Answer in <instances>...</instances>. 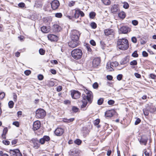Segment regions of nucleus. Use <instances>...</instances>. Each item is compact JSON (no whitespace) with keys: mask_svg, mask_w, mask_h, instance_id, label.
I'll use <instances>...</instances> for the list:
<instances>
[{"mask_svg":"<svg viewBox=\"0 0 156 156\" xmlns=\"http://www.w3.org/2000/svg\"><path fill=\"white\" fill-rule=\"evenodd\" d=\"M79 32L76 30H72L70 33L71 41L69 42V46L74 48L78 45V40L79 38Z\"/></svg>","mask_w":156,"mask_h":156,"instance_id":"1","label":"nucleus"},{"mask_svg":"<svg viewBox=\"0 0 156 156\" xmlns=\"http://www.w3.org/2000/svg\"><path fill=\"white\" fill-rule=\"evenodd\" d=\"M117 47L120 49L125 50L129 47L128 40L125 38L120 39L117 41Z\"/></svg>","mask_w":156,"mask_h":156,"instance_id":"2","label":"nucleus"},{"mask_svg":"<svg viewBox=\"0 0 156 156\" xmlns=\"http://www.w3.org/2000/svg\"><path fill=\"white\" fill-rule=\"evenodd\" d=\"M72 57L76 60L80 59L82 56L83 52L81 49L79 48L74 49L71 52Z\"/></svg>","mask_w":156,"mask_h":156,"instance_id":"3","label":"nucleus"},{"mask_svg":"<svg viewBox=\"0 0 156 156\" xmlns=\"http://www.w3.org/2000/svg\"><path fill=\"white\" fill-rule=\"evenodd\" d=\"M70 15L69 16V19H71L72 18H77L80 15L83 17L84 16V13L82 11L79 10L74 9L72 10L70 13Z\"/></svg>","mask_w":156,"mask_h":156,"instance_id":"4","label":"nucleus"},{"mask_svg":"<svg viewBox=\"0 0 156 156\" xmlns=\"http://www.w3.org/2000/svg\"><path fill=\"white\" fill-rule=\"evenodd\" d=\"M46 112L43 109L39 108L36 111L35 116L37 119L43 118L46 115Z\"/></svg>","mask_w":156,"mask_h":156,"instance_id":"5","label":"nucleus"},{"mask_svg":"<svg viewBox=\"0 0 156 156\" xmlns=\"http://www.w3.org/2000/svg\"><path fill=\"white\" fill-rule=\"evenodd\" d=\"M70 94L72 98L73 99H76L80 97L81 93L79 91L75 90L70 91Z\"/></svg>","mask_w":156,"mask_h":156,"instance_id":"6","label":"nucleus"},{"mask_svg":"<svg viewBox=\"0 0 156 156\" xmlns=\"http://www.w3.org/2000/svg\"><path fill=\"white\" fill-rule=\"evenodd\" d=\"M51 7L53 10H57L60 6V3L58 0H54L50 3Z\"/></svg>","mask_w":156,"mask_h":156,"instance_id":"7","label":"nucleus"},{"mask_svg":"<svg viewBox=\"0 0 156 156\" xmlns=\"http://www.w3.org/2000/svg\"><path fill=\"white\" fill-rule=\"evenodd\" d=\"M9 153L12 156H23L20 150L17 148L13 150H9Z\"/></svg>","mask_w":156,"mask_h":156,"instance_id":"8","label":"nucleus"},{"mask_svg":"<svg viewBox=\"0 0 156 156\" xmlns=\"http://www.w3.org/2000/svg\"><path fill=\"white\" fill-rule=\"evenodd\" d=\"M93 96L92 93L90 91H88L87 93V95L83 97V98L86 99L91 104L93 100Z\"/></svg>","mask_w":156,"mask_h":156,"instance_id":"9","label":"nucleus"},{"mask_svg":"<svg viewBox=\"0 0 156 156\" xmlns=\"http://www.w3.org/2000/svg\"><path fill=\"white\" fill-rule=\"evenodd\" d=\"M41 126V122L40 121L37 120L34 122L33 129L35 131L39 129Z\"/></svg>","mask_w":156,"mask_h":156,"instance_id":"10","label":"nucleus"},{"mask_svg":"<svg viewBox=\"0 0 156 156\" xmlns=\"http://www.w3.org/2000/svg\"><path fill=\"white\" fill-rule=\"evenodd\" d=\"M33 144V147L35 149H38L40 147L39 140L37 138H33L31 140Z\"/></svg>","mask_w":156,"mask_h":156,"instance_id":"11","label":"nucleus"},{"mask_svg":"<svg viewBox=\"0 0 156 156\" xmlns=\"http://www.w3.org/2000/svg\"><path fill=\"white\" fill-rule=\"evenodd\" d=\"M64 132V129L61 127L57 128L54 131V133L55 135L58 136H62Z\"/></svg>","mask_w":156,"mask_h":156,"instance_id":"12","label":"nucleus"},{"mask_svg":"<svg viewBox=\"0 0 156 156\" xmlns=\"http://www.w3.org/2000/svg\"><path fill=\"white\" fill-rule=\"evenodd\" d=\"M87 104V100L83 98V99L82 101L79 102V105L81 108L83 110H85L86 109L85 108Z\"/></svg>","mask_w":156,"mask_h":156,"instance_id":"13","label":"nucleus"},{"mask_svg":"<svg viewBox=\"0 0 156 156\" xmlns=\"http://www.w3.org/2000/svg\"><path fill=\"white\" fill-rule=\"evenodd\" d=\"M130 31V29L127 27H122L120 29L119 33L126 34Z\"/></svg>","mask_w":156,"mask_h":156,"instance_id":"14","label":"nucleus"},{"mask_svg":"<svg viewBox=\"0 0 156 156\" xmlns=\"http://www.w3.org/2000/svg\"><path fill=\"white\" fill-rule=\"evenodd\" d=\"M101 60L99 58H94L93 60L92 63L94 67H96L100 64Z\"/></svg>","mask_w":156,"mask_h":156,"instance_id":"15","label":"nucleus"},{"mask_svg":"<svg viewBox=\"0 0 156 156\" xmlns=\"http://www.w3.org/2000/svg\"><path fill=\"white\" fill-rule=\"evenodd\" d=\"M104 34L106 36H108L110 35H114L115 34L114 30L111 29H107L105 30L104 31Z\"/></svg>","mask_w":156,"mask_h":156,"instance_id":"16","label":"nucleus"},{"mask_svg":"<svg viewBox=\"0 0 156 156\" xmlns=\"http://www.w3.org/2000/svg\"><path fill=\"white\" fill-rule=\"evenodd\" d=\"M48 38L49 40L51 41H56L58 40V37L57 36L52 34L48 35Z\"/></svg>","mask_w":156,"mask_h":156,"instance_id":"17","label":"nucleus"},{"mask_svg":"<svg viewBox=\"0 0 156 156\" xmlns=\"http://www.w3.org/2000/svg\"><path fill=\"white\" fill-rule=\"evenodd\" d=\"M62 29L61 27L58 24H54L53 25L52 30L55 32H58L60 31Z\"/></svg>","mask_w":156,"mask_h":156,"instance_id":"18","label":"nucleus"},{"mask_svg":"<svg viewBox=\"0 0 156 156\" xmlns=\"http://www.w3.org/2000/svg\"><path fill=\"white\" fill-rule=\"evenodd\" d=\"M114 113V112L113 110H109L106 112L105 115L106 117H112Z\"/></svg>","mask_w":156,"mask_h":156,"instance_id":"19","label":"nucleus"},{"mask_svg":"<svg viewBox=\"0 0 156 156\" xmlns=\"http://www.w3.org/2000/svg\"><path fill=\"white\" fill-rule=\"evenodd\" d=\"M147 140L148 139L146 136H143L141 137L140 142L141 144L146 145L147 143Z\"/></svg>","mask_w":156,"mask_h":156,"instance_id":"20","label":"nucleus"},{"mask_svg":"<svg viewBox=\"0 0 156 156\" xmlns=\"http://www.w3.org/2000/svg\"><path fill=\"white\" fill-rule=\"evenodd\" d=\"M8 130V129L6 127L4 129L1 135V137L2 139H6V135L7 133Z\"/></svg>","mask_w":156,"mask_h":156,"instance_id":"21","label":"nucleus"},{"mask_svg":"<svg viewBox=\"0 0 156 156\" xmlns=\"http://www.w3.org/2000/svg\"><path fill=\"white\" fill-rule=\"evenodd\" d=\"M119 10V8L117 5H114L111 8V10L112 12L115 13L117 12Z\"/></svg>","mask_w":156,"mask_h":156,"instance_id":"22","label":"nucleus"},{"mask_svg":"<svg viewBox=\"0 0 156 156\" xmlns=\"http://www.w3.org/2000/svg\"><path fill=\"white\" fill-rule=\"evenodd\" d=\"M41 30L42 32L44 33H47L50 31L49 28H48L45 26H43L41 27Z\"/></svg>","mask_w":156,"mask_h":156,"instance_id":"23","label":"nucleus"},{"mask_svg":"<svg viewBox=\"0 0 156 156\" xmlns=\"http://www.w3.org/2000/svg\"><path fill=\"white\" fill-rule=\"evenodd\" d=\"M106 69L108 71H112L114 70L113 68L111 66L110 62H108L106 65Z\"/></svg>","mask_w":156,"mask_h":156,"instance_id":"24","label":"nucleus"},{"mask_svg":"<svg viewBox=\"0 0 156 156\" xmlns=\"http://www.w3.org/2000/svg\"><path fill=\"white\" fill-rule=\"evenodd\" d=\"M129 61V59L127 57H126L121 61L120 63L121 64L124 65L127 63Z\"/></svg>","mask_w":156,"mask_h":156,"instance_id":"25","label":"nucleus"},{"mask_svg":"<svg viewBox=\"0 0 156 156\" xmlns=\"http://www.w3.org/2000/svg\"><path fill=\"white\" fill-rule=\"evenodd\" d=\"M118 16L120 18L123 19L125 17L126 14L124 12L121 11L119 13Z\"/></svg>","mask_w":156,"mask_h":156,"instance_id":"26","label":"nucleus"},{"mask_svg":"<svg viewBox=\"0 0 156 156\" xmlns=\"http://www.w3.org/2000/svg\"><path fill=\"white\" fill-rule=\"evenodd\" d=\"M43 140H44V142H48L50 140V137L48 136L45 135L42 138Z\"/></svg>","mask_w":156,"mask_h":156,"instance_id":"27","label":"nucleus"},{"mask_svg":"<svg viewBox=\"0 0 156 156\" xmlns=\"http://www.w3.org/2000/svg\"><path fill=\"white\" fill-rule=\"evenodd\" d=\"M14 104V103L12 101H10L8 102L9 107L10 108H12L13 107Z\"/></svg>","mask_w":156,"mask_h":156,"instance_id":"28","label":"nucleus"},{"mask_svg":"<svg viewBox=\"0 0 156 156\" xmlns=\"http://www.w3.org/2000/svg\"><path fill=\"white\" fill-rule=\"evenodd\" d=\"M110 63L111 64V66H112V68L116 67L118 65V63L117 62H110Z\"/></svg>","mask_w":156,"mask_h":156,"instance_id":"29","label":"nucleus"},{"mask_svg":"<svg viewBox=\"0 0 156 156\" xmlns=\"http://www.w3.org/2000/svg\"><path fill=\"white\" fill-rule=\"evenodd\" d=\"M74 143L78 145H80L82 143V141L79 139H77L74 141Z\"/></svg>","mask_w":156,"mask_h":156,"instance_id":"30","label":"nucleus"},{"mask_svg":"<svg viewBox=\"0 0 156 156\" xmlns=\"http://www.w3.org/2000/svg\"><path fill=\"white\" fill-rule=\"evenodd\" d=\"M103 3L105 5H109L110 4V1L109 0H101Z\"/></svg>","mask_w":156,"mask_h":156,"instance_id":"31","label":"nucleus"},{"mask_svg":"<svg viewBox=\"0 0 156 156\" xmlns=\"http://www.w3.org/2000/svg\"><path fill=\"white\" fill-rule=\"evenodd\" d=\"M5 94L3 92H0V100L3 99L5 97Z\"/></svg>","mask_w":156,"mask_h":156,"instance_id":"32","label":"nucleus"},{"mask_svg":"<svg viewBox=\"0 0 156 156\" xmlns=\"http://www.w3.org/2000/svg\"><path fill=\"white\" fill-rule=\"evenodd\" d=\"M39 51L40 54L41 55H44L45 53V51L43 48L40 49Z\"/></svg>","mask_w":156,"mask_h":156,"instance_id":"33","label":"nucleus"},{"mask_svg":"<svg viewBox=\"0 0 156 156\" xmlns=\"http://www.w3.org/2000/svg\"><path fill=\"white\" fill-rule=\"evenodd\" d=\"M55 16L57 18H61L62 16V14L61 13H56L55 14Z\"/></svg>","mask_w":156,"mask_h":156,"instance_id":"34","label":"nucleus"},{"mask_svg":"<svg viewBox=\"0 0 156 156\" xmlns=\"http://www.w3.org/2000/svg\"><path fill=\"white\" fill-rule=\"evenodd\" d=\"M95 16V13L94 12H91L89 14L90 17V18L93 19Z\"/></svg>","mask_w":156,"mask_h":156,"instance_id":"35","label":"nucleus"},{"mask_svg":"<svg viewBox=\"0 0 156 156\" xmlns=\"http://www.w3.org/2000/svg\"><path fill=\"white\" fill-rule=\"evenodd\" d=\"M130 64L131 66H136L137 64V62L136 60H134L130 62Z\"/></svg>","mask_w":156,"mask_h":156,"instance_id":"36","label":"nucleus"},{"mask_svg":"<svg viewBox=\"0 0 156 156\" xmlns=\"http://www.w3.org/2000/svg\"><path fill=\"white\" fill-rule=\"evenodd\" d=\"M103 99L102 98H100L98 100L97 103L98 105H100L103 103Z\"/></svg>","mask_w":156,"mask_h":156,"instance_id":"37","label":"nucleus"},{"mask_svg":"<svg viewBox=\"0 0 156 156\" xmlns=\"http://www.w3.org/2000/svg\"><path fill=\"white\" fill-rule=\"evenodd\" d=\"M156 111V108L154 107H151L149 109V111L150 112L153 113Z\"/></svg>","mask_w":156,"mask_h":156,"instance_id":"38","label":"nucleus"},{"mask_svg":"<svg viewBox=\"0 0 156 156\" xmlns=\"http://www.w3.org/2000/svg\"><path fill=\"white\" fill-rule=\"evenodd\" d=\"M18 6L20 8H23L25 6V4L23 2H21L18 4Z\"/></svg>","mask_w":156,"mask_h":156,"instance_id":"39","label":"nucleus"},{"mask_svg":"<svg viewBox=\"0 0 156 156\" xmlns=\"http://www.w3.org/2000/svg\"><path fill=\"white\" fill-rule=\"evenodd\" d=\"M90 26L93 29H95L97 27V25L96 23L94 22H93L91 23Z\"/></svg>","mask_w":156,"mask_h":156,"instance_id":"40","label":"nucleus"},{"mask_svg":"<svg viewBox=\"0 0 156 156\" xmlns=\"http://www.w3.org/2000/svg\"><path fill=\"white\" fill-rule=\"evenodd\" d=\"M12 124L17 127H19L20 126V123L18 121H15L13 122Z\"/></svg>","mask_w":156,"mask_h":156,"instance_id":"41","label":"nucleus"},{"mask_svg":"<svg viewBox=\"0 0 156 156\" xmlns=\"http://www.w3.org/2000/svg\"><path fill=\"white\" fill-rule=\"evenodd\" d=\"M2 142L4 144L6 145H9L10 144V142L7 140H3Z\"/></svg>","mask_w":156,"mask_h":156,"instance_id":"42","label":"nucleus"},{"mask_svg":"<svg viewBox=\"0 0 156 156\" xmlns=\"http://www.w3.org/2000/svg\"><path fill=\"white\" fill-rule=\"evenodd\" d=\"M79 110V109L77 107H75V106H73V107L72 108V110L73 111L76 112L78 111Z\"/></svg>","mask_w":156,"mask_h":156,"instance_id":"43","label":"nucleus"},{"mask_svg":"<svg viewBox=\"0 0 156 156\" xmlns=\"http://www.w3.org/2000/svg\"><path fill=\"white\" fill-rule=\"evenodd\" d=\"M132 56L134 57H138V55L136 51H135L132 54Z\"/></svg>","mask_w":156,"mask_h":156,"instance_id":"44","label":"nucleus"},{"mask_svg":"<svg viewBox=\"0 0 156 156\" xmlns=\"http://www.w3.org/2000/svg\"><path fill=\"white\" fill-rule=\"evenodd\" d=\"M38 79L40 80H41L44 79V76L42 75L39 74L37 76Z\"/></svg>","mask_w":156,"mask_h":156,"instance_id":"45","label":"nucleus"},{"mask_svg":"<svg viewBox=\"0 0 156 156\" xmlns=\"http://www.w3.org/2000/svg\"><path fill=\"white\" fill-rule=\"evenodd\" d=\"M123 7L124 8L126 9H128L129 7V5L128 3L126 2L124 3Z\"/></svg>","mask_w":156,"mask_h":156,"instance_id":"46","label":"nucleus"},{"mask_svg":"<svg viewBox=\"0 0 156 156\" xmlns=\"http://www.w3.org/2000/svg\"><path fill=\"white\" fill-rule=\"evenodd\" d=\"M24 74L27 76L29 75L31 73V72L30 70H27L24 71Z\"/></svg>","mask_w":156,"mask_h":156,"instance_id":"47","label":"nucleus"},{"mask_svg":"<svg viewBox=\"0 0 156 156\" xmlns=\"http://www.w3.org/2000/svg\"><path fill=\"white\" fill-rule=\"evenodd\" d=\"M100 122V120L99 119H97L94 122V123L95 125H98Z\"/></svg>","mask_w":156,"mask_h":156,"instance_id":"48","label":"nucleus"},{"mask_svg":"<svg viewBox=\"0 0 156 156\" xmlns=\"http://www.w3.org/2000/svg\"><path fill=\"white\" fill-rule=\"evenodd\" d=\"M144 154L145 155V156H149V151L148 150V151L146 149L144 150Z\"/></svg>","mask_w":156,"mask_h":156,"instance_id":"49","label":"nucleus"},{"mask_svg":"<svg viewBox=\"0 0 156 156\" xmlns=\"http://www.w3.org/2000/svg\"><path fill=\"white\" fill-rule=\"evenodd\" d=\"M98 87V84L97 82L94 83L93 84V87L94 89H97Z\"/></svg>","mask_w":156,"mask_h":156,"instance_id":"50","label":"nucleus"},{"mask_svg":"<svg viewBox=\"0 0 156 156\" xmlns=\"http://www.w3.org/2000/svg\"><path fill=\"white\" fill-rule=\"evenodd\" d=\"M0 156H9L7 154L4 153L2 151H0Z\"/></svg>","mask_w":156,"mask_h":156,"instance_id":"51","label":"nucleus"},{"mask_svg":"<svg viewBox=\"0 0 156 156\" xmlns=\"http://www.w3.org/2000/svg\"><path fill=\"white\" fill-rule=\"evenodd\" d=\"M62 90V87L61 86H58L56 88V90L58 92H60Z\"/></svg>","mask_w":156,"mask_h":156,"instance_id":"52","label":"nucleus"},{"mask_svg":"<svg viewBox=\"0 0 156 156\" xmlns=\"http://www.w3.org/2000/svg\"><path fill=\"white\" fill-rule=\"evenodd\" d=\"M122 77V74H119L117 76V78L119 80H120Z\"/></svg>","mask_w":156,"mask_h":156,"instance_id":"53","label":"nucleus"},{"mask_svg":"<svg viewBox=\"0 0 156 156\" xmlns=\"http://www.w3.org/2000/svg\"><path fill=\"white\" fill-rule=\"evenodd\" d=\"M75 4V2L71 1L69 3V6L71 7L73 6Z\"/></svg>","mask_w":156,"mask_h":156,"instance_id":"54","label":"nucleus"},{"mask_svg":"<svg viewBox=\"0 0 156 156\" xmlns=\"http://www.w3.org/2000/svg\"><path fill=\"white\" fill-rule=\"evenodd\" d=\"M142 55L144 57H147L148 56V54L146 51H144L142 52Z\"/></svg>","mask_w":156,"mask_h":156,"instance_id":"55","label":"nucleus"},{"mask_svg":"<svg viewBox=\"0 0 156 156\" xmlns=\"http://www.w3.org/2000/svg\"><path fill=\"white\" fill-rule=\"evenodd\" d=\"M100 44L101 46V48L103 49H104L105 47V43L103 41H101Z\"/></svg>","mask_w":156,"mask_h":156,"instance_id":"56","label":"nucleus"},{"mask_svg":"<svg viewBox=\"0 0 156 156\" xmlns=\"http://www.w3.org/2000/svg\"><path fill=\"white\" fill-rule=\"evenodd\" d=\"M39 143H40L41 144H44L45 143L44 140L42 138H41L39 141Z\"/></svg>","mask_w":156,"mask_h":156,"instance_id":"57","label":"nucleus"},{"mask_svg":"<svg viewBox=\"0 0 156 156\" xmlns=\"http://www.w3.org/2000/svg\"><path fill=\"white\" fill-rule=\"evenodd\" d=\"M131 40L134 43H136L137 41V39L136 38L134 37H132L131 38Z\"/></svg>","mask_w":156,"mask_h":156,"instance_id":"58","label":"nucleus"},{"mask_svg":"<svg viewBox=\"0 0 156 156\" xmlns=\"http://www.w3.org/2000/svg\"><path fill=\"white\" fill-rule=\"evenodd\" d=\"M141 121V120L140 119L138 118L135 121V125H137Z\"/></svg>","mask_w":156,"mask_h":156,"instance_id":"59","label":"nucleus"},{"mask_svg":"<svg viewBox=\"0 0 156 156\" xmlns=\"http://www.w3.org/2000/svg\"><path fill=\"white\" fill-rule=\"evenodd\" d=\"M114 101L112 100H109L108 101V103L109 105H112L114 104Z\"/></svg>","mask_w":156,"mask_h":156,"instance_id":"60","label":"nucleus"},{"mask_svg":"<svg viewBox=\"0 0 156 156\" xmlns=\"http://www.w3.org/2000/svg\"><path fill=\"white\" fill-rule=\"evenodd\" d=\"M132 24L135 26L137 25L138 24V22L136 20H133L132 21Z\"/></svg>","mask_w":156,"mask_h":156,"instance_id":"61","label":"nucleus"},{"mask_svg":"<svg viewBox=\"0 0 156 156\" xmlns=\"http://www.w3.org/2000/svg\"><path fill=\"white\" fill-rule=\"evenodd\" d=\"M18 141L17 139H14L12 141V145H14L16 144Z\"/></svg>","mask_w":156,"mask_h":156,"instance_id":"62","label":"nucleus"},{"mask_svg":"<svg viewBox=\"0 0 156 156\" xmlns=\"http://www.w3.org/2000/svg\"><path fill=\"white\" fill-rule=\"evenodd\" d=\"M90 43L93 46H95L96 45V43L94 40H91L90 41Z\"/></svg>","mask_w":156,"mask_h":156,"instance_id":"63","label":"nucleus"},{"mask_svg":"<svg viewBox=\"0 0 156 156\" xmlns=\"http://www.w3.org/2000/svg\"><path fill=\"white\" fill-rule=\"evenodd\" d=\"M50 72L53 74H55L56 73V71L53 69H51L50 70Z\"/></svg>","mask_w":156,"mask_h":156,"instance_id":"64","label":"nucleus"}]
</instances>
